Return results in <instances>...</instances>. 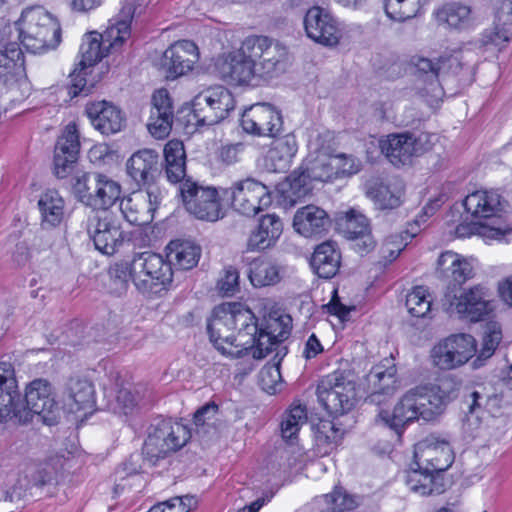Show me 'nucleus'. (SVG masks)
<instances>
[{
	"instance_id": "obj_50",
	"label": "nucleus",
	"mask_w": 512,
	"mask_h": 512,
	"mask_svg": "<svg viewBox=\"0 0 512 512\" xmlns=\"http://www.w3.org/2000/svg\"><path fill=\"white\" fill-rule=\"evenodd\" d=\"M328 512H347L355 509L359 502L357 497L349 494L342 487H335L332 492L320 498Z\"/></svg>"
},
{
	"instance_id": "obj_12",
	"label": "nucleus",
	"mask_w": 512,
	"mask_h": 512,
	"mask_svg": "<svg viewBox=\"0 0 512 512\" xmlns=\"http://www.w3.org/2000/svg\"><path fill=\"white\" fill-rule=\"evenodd\" d=\"M488 297V289L483 285L459 289V293L454 288H448L442 299V305L450 314L477 322L488 315L492 309Z\"/></svg>"
},
{
	"instance_id": "obj_37",
	"label": "nucleus",
	"mask_w": 512,
	"mask_h": 512,
	"mask_svg": "<svg viewBox=\"0 0 512 512\" xmlns=\"http://www.w3.org/2000/svg\"><path fill=\"white\" fill-rule=\"evenodd\" d=\"M66 405L70 412L93 410L95 405V391L93 384L80 378H71L67 384Z\"/></svg>"
},
{
	"instance_id": "obj_4",
	"label": "nucleus",
	"mask_w": 512,
	"mask_h": 512,
	"mask_svg": "<svg viewBox=\"0 0 512 512\" xmlns=\"http://www.w3.org/2000/svg\"><path fill=\"white\" fill-rule=\"evenodd\" d=\"M16 26L22 45L31 53H45L61 42L58 20L41 6L25 9Z\"/></svg>"
},
{
	"instance_id": "obj_61",
	"label": "nucleus",
	"mask_w": 512,
	"mask_h": 512,
	"mask_svg": "<svg viewBox=\"0 0 512 512\" xmlns=\"http://www.w3.org/2000/svg\"><path fill=\"white\" fill-rule=\"evenodd\" d=\"M502 339L500 328L496 324H490L483 337V345L480 356L483 358L490 357Z\"/></svg>"
},
{
	"instance_id": "obj_15",
	"label": "nucleus",
	"mask_w": 512,
	"mask_h": 512,
	"mask_svg": "<svg viewBox=\"0 0 512 512\" xmlns=\"http://www.w3.org/2000/svg\"><path fill=\"white\" fill-rule=\"evenodd\" d=\"M317 396L328 413L342 415L355 404V384L340 373H332L319 382Z\"/></svg>"
},
{
	"instance_id": "obj_64",
	"label": "nucleus",
	"mask_w": 512,
	"mask_h": 512,
	"mask_svg": "<svg viewBox=\"0 0 512 512\" xmlns=\"http://www.w3.org/2000/svg\"><path fill=\"white\" fill-rule=\"evenodd\" d=\"M165 163L186 162L184 145L181 141L170 140L164 147Z\"/></svg>"
},
{
	"instance_id": "obj_28",
	"label": "nucleus",
	"mask_w": 512,
	"mask_h": 512,
	"mask_svg": "<svg viewBox=\"0 0 512 512\" xmlns=\"http://www.w3.org/2000/svg\"><path fill=\"white\" fill-rule=\"evenodd\" d=\"M396 373L395 364L388 359L374 366L365 378L367 400L379 405L385 397L391 396L397 389Z\"/></svg>"
},
{
	"instance_id": "obj_32",
	"label": "nucleus",
	"mask_w": 512,
	"mask_h": 512,
	"mask_svg": "<svg viewBox=\"0 0 512 512\" xmlns=\"http://www.w3.org/2000/svg\"><path fill=\"white\" fill-rule=\"evenodd\" d=\"M172 121L173 108L169 93L166 89H159L152 96V107L147 128L153 137L163 139L169 135Z\"/></svg>"
},
{
	"instance_id": "obj_23",
	"label": "nucleus",
	"mask_w": 512,
	"mask_h": 512,
	"mask_svg": "<svg viewBox=\"0 0 512 512\" xmlns=\"http://www.w3.org/2000/svg\"><path fill=\"white\" fill-rule=\"evenodd\" d=\"M52 475L37 464L27 466L19 475L15 485L0 489V501L16 502L27 496H38L45 486L52 483Z\"/></svg>"
},
{
	"instance_id": "obj_17",
	"label": "nucleus",
	"mask_w": 512,
	"mask_h": 512,
	"mask_svg": "<svg viewBox=\"0 0 512 512\" xmlns=\"http://www.w3.org/2000/svg\"><path fill=\"white\" fill-rule=\"evenodd\" d=\"M476 353L475 339L465 333L453 334L437 343L431 350L432 364L440 370L456 369Z\"/></svg>"
},
{
	"instance_id": "obj_27",
	"label": "nucleus",
	"mask_w": 512,
	"mask_h": 512,
	"mask_svg": "<svg viewBox=\"0 0 512 512\" xmlns=\"http://www.w3.org/2000/svg\"><path fill=\"white\" fill-rule=\"evenodd\" d=\"M85 112L91 125L105 136L119 133L126 125V117L123 111L105 100L87 104Z\"/></svg>"
},
{
	"instance_id": "obj_13",
	"label": "nucleus",
	"mask_w": 512,
	"mask_h": 512,
	"mask_svg": "<svg viewBox=\"0 0 512 512\" xmlns=\"http://www.w3.org/2000/svg\"><path fill=\"white\" fill-rule=\"evenodd\" d=\"M412 63L416 68L418 93L430 106L438 104L444 96L438 79L439 75L454 65L459 66L458 58L456 56L441 57L437 62H433L429 58L417 56L412 59Z\"/></svg>"
},
{
	"instance_id": "obj_63",
	"label": "nucleus",
	"mask_w": 512,
	"mask_h": 512,
	"mask_svg": "<svg viewBox=\"0 0 512 512\" xmlns=\"http://www.w3.org/2000/svg\"><path fill=\"white\" fill-rule=\"evenodd\" d=\"M496 23L512 27V0H493Z\"/></svg>"
},
{
	"instance_id": "obj_43",
	"label": "nucleus",
	"mask_w": 512,
	"mask_h": 512,
	"mask_svg": "<svg viewBox=\"0 0 512 512\" xmlns=\"http://www.w3.org/2000/svg\"><path fill=\"white\" fill-rule=\"evenodd\" d=\"M248 278L256 288L272 286L280 281V270L272 261L256 258L249 264Z\"/></svg>"
},
{
	"instance_id": "obj_26",
	"label": "nucleus",
	"mask_w": 512,
	"mask_h": 512,
	"mask_svg": "<svg viewBox=\"0 0 512 512\" xmlns=\"http://www.w3.org/2000/svg\"><path fill=\"white\" fill-rule=\"evenodd\" d=\"M304 28L310 39L324 46L337 45L340 40L337 21L327 10L319 6H314L306 12Z\"/></svg>"
},
{
	"instance_id": "obj_33",
	"label": "nucleus",
	"mask_w": 512,
	"mask_h": 512,
	"mask_svg": "<svg viewBox=\"0 0 512 512\" xmlns=\"http://www.w3.org/2000/svg\"><path fill=\"white\" fill-rule=\"evenodd\" d=\"M283 232V223L275 214L261 217L259 224L253 229L247 239L248 251H264L273 247Z\"/></svg>"
},
{
	"instance_id": "obj_24",
	"label": "nucleus",
	"mask_w": 512,
	"mask_h": 512,
	"mask_svg": "<svg viewBox=\"0 0 512 512\" xmlns=\"http://www.w3.org/2000/svg\"><path fill=\"white\" fill-rule=\"evenodd\" d=\"M25 402L28 410L38 415L45 424L56 422L58 405L52 385L46 379H34L26 386Z\"/></svg>"
},
{
	"instance_id": "obj_14",
	"label": "nucleus",
	"mask_w": 512,
	"mask_h": 512,
	"mask_svg": "<svg viewBox=\"0 0 512 512\" xmlns=\"http://www.w3.org/2000/svg\"><path fill=\"white\" fill-rule=\"evenodd\" d=\"M432 135L421 133L415 136L410 133L389 134L380 139L381 152L394 166L409 165L413 158L429 151Z\"/></svg>"
},
{
	"instance_id": "obj_54",
	"label": "nucleus",
	"mask_w": 512,
	"mask_h": 512,
	"mask_svg": "<svg viewBox=\"0 0 512 512\" xmlns=\"http://www.w3.org/2000/svg\"><path fill=\"white\" fill-rule=\"evenodd\" d=\"M471 9L459 3L445 5L438 13V17L453 28H460L468 23Z\"/></svg>"
},
{
	"instance_id": "obj_58",
	"label": "nucleus",
	"mask_w": 512,
	"mask_h": 512,
	"mask_svg": "<svg viewBox=\"0 0 512 512\" xmlns=\"http://www.w3.org/2000/svg\"><path fill=\"white\" fill-rule=\"evenodd\" d=\"M511 37V26H502L494 21V26L485 30L481 42L483 45H494L502 48Z\"/></svg>"
},
{
	"instance_id": "obj_62",
	"label": "nucleus",
	"mask_w": 512,
	"mask_h": 512,
	"mask_svg": "<svg viewBox=\"0 0 512 512\" xmlns=\"http://www.w3.org/2000/svg\"><path fill=\"white\" fill-rule=\"evenodd\" d=\"M334 158L341 159V162L337 164V168H339L337 171V177L350 176L360 171L361 161L353 155L340 153L334 154Z\"/></svg>"
},
{
	"instance_id": "obj_29",
	"label": "nucleus",
	"mask_w": 512,
	"mask_h": 512,
	"mask_svg": "<svg viewBox=\"0 0 512 512\" xmlns=\"http://www.w3.org/2000/svg\"><path fill=\"white\" fill-rule=\"evenodd\" d=\"M21 398L15 377V369L10 362H0V422L18 416Z\"/></svg>"
},
{
	"instance_id": "obj_3",
	"label": "nucleus",
	"mask_w": 512,
	"mask_h": 512,
	"mask_svg": "<svg viewBox=\"0 0 512 512\" xmlns=\"http://www.w3.org/2000/svg\"><path fill=\"white\" fill-rule=\"evenodd\" d=\"M136 10L131 3H127L121 10L120 18L110 21L103 34L90 32L84 35L80 45V60L78 66L81 70H87L94 66L109 49L117 50L130 37V22Z\"/></svg>"
},
{
	"instance_id": "obj_41",
	"label": "nucleus",
	"mask_w": 512,
	"mask_h": 512,
	"mask_svg": "<svg viewBox=\"0 0 512 512\" xmlns=\"http://www.w3.org/2000/svg\"><path fill=\"white\" fill-rule=\"evenodd\" d=\"M167 259L170 267L189 270L197 265L201 248L190 241H171L167 246Z\"/></svg>"
},
{
	"instance_id": "obj_11",
	"label": "nucleus",
	"mask_w": 512,
	"mask_h": 512,
	"mask_svg": "<svg viewBox=\"0 0 512 512\" xmlns=\"http://www.w3.org/2000/svg\"><path fill=\"white\" fill-rule=\"evenodd\" d=\"M224 197L235 212L246 217H254L272 203L268 187L253 178L233 182Z\"/></svg>"
},
{
	"instance_id": "obj_6",
	"label": "nucleus",
	"mask_w": 512,
	"mask_h": 512,
	"mask_svg": "<svg viewBox=\"0 0 512 512\" xmlns=\"http://www.w3.org/2000/svg\"><path fill=\"white\" fill-rule=\"evenodd\" d=\"M465 210L480 222L479 233L486 238L500 239L511 231V227L502 219L505 201L494 190H478L470 193L464 199Z\"/></svg>"
},
{
	"instance_id": "obj_34",
	"label": "nucleus",
	"mask_w": 512,
	"mask_h": 512,
	"mask_svg": "<svg viewBox=\"0 0 512 512\" xmlns=\"http://www.w3.org/2000/svg\"><path fill=\"white\" fill-rule=\"evenodd\" d=\"M329 224L327 212L312 204L299 208L293 218L295 231L307 238L320 235L326 231Z\"/></svg>"
},
{
	"instance_id": "obj_10",
	"label": "nucleus",
	"mask_w": 512,
	"mask_h": 512,
	"mask_svg": "<svg viewBox=\"0 0 512 512\" xmlns=\"http://www.w3.org/2000/svg\"><path fill=\"white\" fill-rule=\"evenodd\" d=\"M234 107V97L227 88L209 87L193 98L189 121L198 127L214 125L225 119Z\"/></svg>"
},
{
	"instance_id": "obj_1",
	"label": "nucleus",
	"mask_w": 512,
	"mask_h": 512,
	"mask_svg": "<svg viewBox=\"0 0 512 512\" xmlns=\"http://www.w3.org/2000/svg\"><path fill=\"white\" fill-rule=\"evenodd\" d=\"M207 330L214 347L231 358L251 354L254 359H262L289 334L286 327L277 334L260 327L254 313L237 302L216 306Z\"/></svg>"
},
{
	"instance_id": "obj_21",
	"label": "nucleus",
	"mask_w": 512,
	"mask_h": 512,
	"mask_svg": "<svg viewBox=\"0 0 512 512\" xmlns=\"http://www.w3.org/2000/svg\"><path fill=\"white\" fill-rule=\"evenodd\" d=\"M198 60L197 45L190 40H180L164 51L157 65L167 79H175L191 71Z\"/></svg>"
},
{
	"instance_id": "obj_51",
	"label": "nucleus",
	"mask_w": 512,
	"mask_h": 512,
	"mask_svg": "<svg viewBox=\"0 0 512 512\" xmlns=\"http://www.w3.org/2000/svg\"><path fill=\"white\" fill-rule=\"evenodd\" d=\"M427 466H422L411 469L406 476V485L408 489L414 493L425 496L434 491L433 488V473Z\"/></svg>"
},
{
	"instance_id": "obj_2",
	"label": "nucleus",
	"mask_w": 512,
	"mask_h": 512,
	"mask_svg": "<svg viewBox=\"0 0 512 512\" xmlns=\"http://www.w3.org/2000/svg\"><path fill=\"white\" fill-rule=\"evenodd\" d=\"M332 140L333 135L329 131L319 133L309 140L305 171L299 175L294 172L281 184L280 191L285 201L294 205L308 194L311 189L308 179L325 182L337 178V164L341 159L334 158Z\"/></svg>"
},
{
	"instance_id": "obj_47",
	"label": "nucleus",
	"mask_w": 512,
	"mask_h": 512,
	"mask_svg": "<svg viewBox=\"0 0 512 512\" xmlns=\"http://www.w3.org/2000/svg\"><path fill=\"white\" fill-rule=\"evenodd\" d=\"M427 0H385V12L395 21L414 18Z\"/></svg>"
},
{
	"instance_id": "obj_44",
	"label": "nucleus",
	"mask_w": 512,
	"mask_h": 512,
	"mask_svg": "<svg viewBox=\"0 0 512 512\" xmlns=\"http://www.w3.org/2000/svg\"><path fill=\"white\" fill-rule=\"evenodd\" d=\"M335 221L338 230L349 239L358 238L370 229L367 217L356 209L338 212Z\"/></svg>"
},
{
	"instance_id": "obj_52",
	"label": "nucleus",
	"mask_w": 512,
	"mask_h": 512,
	"mask_svg": "<svg viewBox=\"0 0 512 512\" xmlns=\"http://www.w3.org/2000/svg\"><path fill=\"white\" fill-rule=\"evenodd\" d=\"M162 435H164L166 441L175 451L182 448L190 438L189 429L178 422H174L172 420H159L158 421Z\"/></svg>"
},
{
	"instance_id": "obj_30",
	"label": "nucleus",
	"mask_w": 512,
	"mask_h": 512,
	"mask_svg": "<svg viewBox=\"0 0 512 512\" xmlns=\"http://www.w3.org/2000/svg\"><path fill=\"white\" fill-rule=\"evenodd\" d=\"M80 148L76 125L70 123L58 138L54 151V170L58 178H65L76 162Z\"/></svg>"
},
{
	"instance_id": "obj_53",
	"label": "nucleus",
	"mask_w": 512,
	"mask_h": 512,
	"mask_svg": "<svg viewBox=\"0 0 512 512\" xmlns=\"http://www.w3.org/2000/svg\"><path fill=\"white\" fill-rule=\"evenodd\" d=\"M431 303L428 289L424 286H417L407 294L405 304L412 316L424 317L430 311Z\"/></svg>"
},
{
	"instance_id": "obj_38",
	"label": "nucleus",
	"mask_w": 512,
	"mask_h": 512,
	"mask_svg": "<svg viewBox=\"0 0 512 512\" xmlns=\"http://www.w3.org/2000/svg\"><path fill=\"white\" fill-rule=\"evenodd\" d=\"M341 255L332 241L318 245L311 258V266L315 273L325 279L336 275L340 267Z\"/></svg>"
},
{
	"instance_id": "obj_36",
	"label": "nucleus",
	"mask_w": 512,
	"mask_h": 512,
	"mask_svg": "<svg viewBox=\"0 0 512 512\" xmlns=\"http://www.w3.org/2000/svg\"><path fill=\"white\" fill-rule=\"evenodd\" d=\"M437 265L443 276L451 278L459 285L474 275L473 260L452 251L442 253L438 258Z\"/></svg>"
},
{
	"instance_id": "obj_46",
	"label": "nucleus",
	"mask_w": 512,
	"mask_h": 512,
	"mask_svg": "<svg viewBox=\"0 0 512 512\" xmlns=\"http://www.w3.org/2000/svg\"><path fill=\"white\" fill-rule=\"evenodd\" d=\"M175 452L173 447L168 444L158 421L149 428L148 437L144 442L143 453L151 460L164 458L169 453Z\"/></svg>"
},
{
	"instance_id": "obj_25",
	"label": "nucleus",
	"mask_w": 512,
	"mask_h": 512,
	"mask_svg": "<svg viewBox=\"0 0 512 512\" xmlns=\"http://www.w3.org/2000/svg\"><path fill=\"white\" fill-rule=\"evenodd\" d=\"M215 69L220 78L236 85L248 84L257 77L255 65L248 58V54L243 52V42L239 49L219 56Z\"/></svg>"
},
{
	"instance_id": "obj_39",
	"label": "nucleus",
	"mask_w": 512,
	"mask_h": 512,
	"mask_svg": "<svg viewBox=\"0 0 512 512\" xmlns=\"http://www.w3.org/2000/svg\"><path fill=\"white\" fill-rule=\"evenodd\" d=\"M24 73V56L19 45L9 43L0 49V82L6 85L22 77Z\"/></svg>"
},
{
	"instance_id": "obj_22",
	"label": "nucleus",
	"mask_w": 512,
	"mask_h": 512,
	"mask_svg": "<svg viewBox=\"0 0 512 512\" xmlns=\"http://www.w3.org/2000/svg\"><path fill=\"white\" fill-rule=\"evenodd\" d=\"M280 112L269 103H256L246 108L241 117V126L249 134L275 136L282 129Z\"/></svg>"
},
{
	"instance_id": "obj_9",
	"label": "nucleus",
	"mask_w": 512,
	"mask_h": 512,
	"mask_svg": "<svg viewBox=\"0 0 512 512\" xmlns=\"http://www.w3.org/2000/svg\"><path fill=\"white\" fill-rule=\"evenodd\" d=\"M243 52L253 62L257 77H273L284 70L288 49L276 39L265 35H251L243 40Z\"/></svg>"
},
{
	"instance_id": "obj_48",
	"label": "nucleus",
	"mask_w": 512,
	"mask_h": 512,
	"mask_svg": "<svg viewBox=\"0 0 512 512\" xmlns=\"http://www.w3.org/2000/svg\"><path fill=\"white\" fill-rule=\"evenodd\" d=\"M484 390L485 388L479 387V389H475L466 395L464 405L468 414L479 417L484 409L491 412L493 408L499 406L500 398L498 395L487 394Z\"/></svg>"
},
{
	"instance_id": "obj_31",
	"label": "nucleus",
	"mask_w": 512,
	"mask_h": 512,
	"mask_svg": "<svg viewBox=\"0 0 512 512\" xmlns=\"http://www.w3.org/2000/svg\"><path fill=\"white\" fill-rule=\"evenodd\" d=\"M126 170L137 185L152 187L151 183L160 173L159 155L153 149H141L127 160Z\"/></svg>"
},
{
	"instance_id": "obj_18",
	"label": "nucleus",
	"mask_w": 512,
	"mask_h": 512,
	"mask_svg": "<svg viewBox=\"0 0 512 512\" xmlns=\"http://www.w3.org/2000/svg\"><path fill=\"white\" fill-rule=\"evenodd\" d=\"M180 194L186 210L196 218L213 222L221 217L219 195L214 187L185 179L180 185Z\"/></svg>"
},
{
	"instance_id": "obj_49",
	"label": "nucleus",
	"mask_w": 512,
	"mask_h": 512,
	"mask_svg": "<svg viewBox=\"0 0 512 512\" xmlns=\"http://www.w3.org/2000/svg\"><path fill=\"white\" fill-rule=\"evenodd\" d=\"M307 422L306 408L301 405L291 407L281 421L282 438L293 443L300 428Z\"/></svg>"
},
{
	"instance_id": "obj_57",
	"label": "nucleus",
	"mask_w": 512,
	"mask_h": 512,
	"mask_svg": "<svg viewBox=\"0 0 512 512\" xmlns=\"http://www.w3.org/2000/svg\"><path fill=\"white\" fill-rule=\"evenodd\" d=\"M217 290L222 296H233L239 290V272L234 267H227L217 281Z\"/></svg>"
},
{
	"instance_id": "obj_55",
	"label": "nucleus",
	"mask_w": 512,
	"mask_h": 512,
	"mask_svg": "<svg viewBox=\"0 0 512 512\" xmlns=\"http://www.w3.org/2000/svg\"><path fill=\"white\" fill-rule=\"evenodd\" d=\"M139 399V393L135 391L132 385L123 386L117 391L113 411L128 415L136 409Z\"/></svg>"
},
{
	"instance_id": "obj_8",
	"label": "nucleus",
	"mask_w": 512,
	"mask_h": 512,
	"mask_svg": "<svg viewBox=\"0 0 512 512\" xmlns=\"http://www.w3.org/2000/svg\"><path fill=\"white\" fill-rule=\"evenodd\" d=\"M436 419L430 407L429 400L425 396V390L416 387L407 391L395 404L393 410H380L377 421L393 429L398 435L401 434L405 425L423 420L429 422Z\"/></svg>"
},
{
	"instance_id": "obj_20",
	"label": "nucleus",
	"mask_w": 512,
	"mask_h": 512,
	"mask_svg": "<svg viewBox=\"0 0 512 512\" xmlns=\"http://www.w3.org/2000/svg\"><path fill=\"white\" fill-rule=\"evenodd\" d=\"M163 195L158 187H148L123 198L120 210L123 217L131 224L146 225L153 221L154 213L161 204Z\"/></svg>"
},
{
	"instance_id": "obj_45",
	"label": "nucleus",
	"mask_w": 512,
	"mask_h": 512,
	"mask_svg": "<svg viewBox=\"0 0 512 512\" xmlns=\"http://www.w3.org/2000/svg\"><path fill=\"white\" fill-rule=\"evenodd\" d=\"M43 222L55 226L60 223L63 217L64 201L55 190H48L43 193L38 202Z\"/></svg>"
},
{
	"instance_id": "obj_19",
	"label": "nucleus",
	"mask_w": 512,
	"mask_h": 512,
	"mask_svg": "<svg viewBox=\"0 0 512 512\" xmlns=\"http://www.w3.org/2000/svg\"><path fill=\"white\" fill-rule=\"evenodd\" d=\"M415 465L430 471L447 470L454 461V452L446 435L431 434L415 445Z\"/></svg>"
},
{
	"instance_id": "obj_5",
	"label": "nucleus",
	"mask_w": 512,
	"mask_h": 512,
	"mask_svg": "<svg viewBox=\"0 0 512 512\" xmlns=\"http://www.w3.org/2000/svg\"><path fill=\"white\" fill-rule=\"evenodd\" d=\"M129 275L139 292L153 297L167 289L173 271L161 255L146 251L133 256L129 262Z\"/></svg>"
},
{
	"instance_id": "obj_60",
	"label": "nucleus",
	"mask_w": 512,
	"mask_h": 512,
	"mask_svg": "<svg viewBox=\"0 0 512 512\" xmlns=\"http://www.w3.org/2000/svg\"><path fill=\"white\" fill-rule=\"evenodd\" d=\"M259 381L268 393H275L276 385L281 381L279 363L264 366L259 373Z\"/></svg>"
},
{
	"instance_id": "obj_40",
	"label": "nucleus",
	"mask_w": 512,
	"mask_h": 512,
	"mask_svg": "<svg viewBox=\"0 0 512 512\" xmlns=\"http://www.w3.org/2000/svg\"><path fill=\"white\" fill-rule=\"evenodd\" d=\"M421 388L425 390V396L437 417L442 413L444 406L457 396L459 384L453 377L446 376L439 379L436 384Z\"/></svg>"
},
{
	"instance_id": "obj_59",
	"label": "nucleus",
	"mask_w": 512,
	"mask_h": 512,
	"mask_svg": "<svg viewBox=\"0 0 512 512\" xmlns=\"http://www.w3.org/2000/svg\"><path fill=\"white\" fill-rule=\"evenodd\" d=\"M110 280H111V291L115 294H122L128 285L129 275V262L116 264L111 268L110 272Z\"/></svg>"
},
{
	"instance_id": "obj_16",
	"label": "nucleus",
	"mask_w": 512,
	"mask_h": 512,
	"mask_svg": "<svg viewBox=\"0 0 512 512\" xmlns=\"http://www.w3.org/2000/svg\"><path fill=\"white\" fill-rule=\"evenodd\" d=\"M86 229L95 248L106 255L114 254L124 240L120 220L110 210L91 211Z\"/></svg>"
},
{
	"instance_id": "obj_35",
	"label": "nucleus",
	"mask_w": 512,
	"mask_h": 512,
	"mask_svg": "<svg viewBox=\"0 0 512 512\" xmlns=\"http://www.w3.org/2000/svg\"><path fill=\"white\" fill-rule=\"evenodd\" d=\"M296 152L297 144L292 135L275 139L265 157L266 168L271 172L287 171Z\"/></svg>"
},
{
	"instance_id": "obj_56",
	"label": "nucleus",
	"mask_w": 512,
	"mask_h": 512,
	"mask_svg": "<svg viewBox=\"0 0 512 512\" xmlns=\"http://www.w3.org/2000/svg\"><path fill=\"white\" fill-rule=\"evenodd\" d=\"M5 91L0 93V107L4 110L13 109L23 103L28 94L21 90V84L17 80L11 81L7 84Z\"/></svg>"
},
{
	"instance_id": "obj_7",
	"label": "nucleus",
	"mask_w": 512,
	"mask_h": 512,
	"mask_svg": "<svg viewBox=\"0 0 512 512\" xmlns=\"http://www.w3.org/2000/svg\"><path fill=\"white\" fill-rule=\"evenodd\" d=\"M72 189L77 199L92 211L109 210L122 194L120 183L100 172L76 176Z\"/></svg>"
},
{
	"instance_id": "obj_42",
	"label": "nucleus",
	"mask_w": 512,
	"mask_h": 512,
	"mask_svg": "<svg viewBox=\"0 0 512 512\" xmlns=\"http://www.w3.org/2000/svg\"><path fill=\"white\" fill-rule=\"evenodd\" d=\"M368 193L380 209H394L402 202L404 184L399 179H391L385 183H376Z\"/></svg>"
}]
</instances>
